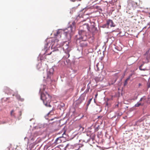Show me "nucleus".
I'll return each mask as SVG.
<instances>
[{
  "instance_id": "4468645a",
  "label": "nucleus",
  "mask_w": 150,
  "mask_h": 150,
  "mask_svg": "<svg viewBox=\"0 0 150 150\" xmlns=\"http://www.w3.org/2000/svg\"><path fill=\"white\" fill-rule=\"evenodd\" d=\"M6 123L7 122L5 120L1 121L0 122V124H4Z\"/></svg>"
},
{
  "instance_id": "423d86ee",
  "label": "nucleus",
  "mask_w": 150,
  "mask_h": 150,
  "mask_svg": "<svg viewBox=\"0 0 150 150\" xmlns=\"http://www.w3.org/2000/svg\"><path fill=\"white\" fill-rule=\"evenodd\" d=\"M84 100V96L83 95H81L79 99L76 101V104L77 105H79Z\"/></svg>"
},
{
  "instance_id": "2eb2a0df",
  "label": "nucleus",
  "mask_w": 150,
  "mask_h": 150,
  "mask_svg": "<svg viewBox=\"0 0 150 150\" xmlns=\"http://www.w3.org/2000/svg\"><path fill=\"white\" fill-rule=\"evenodd\" d=\"M54 114L53 112H52V111H50V112H49V113L48 114V115H53Z\"/></svg>"
},
{
  "instance_id": "aec40b11",
  "label": "nucleus",
  "mask_w": 150,
  "mask_h": 150,
  "mask_svg": "<svg viewBox=\"0 0 150 150\" xmlns=\"http://www.w3.org/2000/svg\"><path fill=\"white\" fill-rule=\"evenodd\" d=\"M143 99V98H142L140 99V100H139V101H142V100Z\"/></svg>"
},
{
  "instance_id": "f257e3e1",
  "label": "nucleus",
  "mask_w": 150,
  "mask_h": 150,
  "mask_svg": "<svg viewBox=\"0 0 150 150\" xmlns=\"http://www.w3.org/2000/svg\"><path fill=\"white\" fill-rule=\"evenodd\" d=\"M45 88H43V92L41 93V99L43 100L44 104L47 107H51L50 103L51 101V96L47 92H44V91L45 88V86H44Z\"/></svg>"
},
{
  "instance_id": "39448f33",
  "label": "nucleus",
  "mask_w": 150,
  "mask_h": 150,
  "mask_svg": "<svg viewBox=\"0 0 150 150\" xmlns=\"http://www.w3.org/2000/svg\"><path fill=\"white\" fill-rule=\"evenodd\" d=\"M107 28H108L109 25L110 27H115V25L113 23V21L110 19H108L107 21Z\"/></svg>"
},
{
  "instance_id": "412c9836",
  "label": "nucleus",
  "mask_w": 150,
  "mask_h": 150,
  "mask_svg": "<svg viewBox=\"0 0 150 150\" xmlns=\"http://www.w3.org/2000/svg\"><path fill=\"white\" fill-rule=\"evenodd\" d=\"M19 114H20V115H21V111H19Z\"/></svg>"
},
{
  "instance_id": "6ab92c4d",
  "label": "nucleus",
  "mask_w": 150,
  "mask_h": 150,
  "mask_svg": "<svg viewBox=\"0 0 150 150\" xmlns=\"http://www.w3.org/2000/svg\"><path fill=\"white\" fill-rule=\"evenodd\" d=\"M142 65H141L139 67V69L141 70H142V69H141V67H142Z\"/></svg>"
},
{
  "instance_id": "4be33fe9",
  "label": "nucleus",
  "mask_w": 150,
  "mask_h": 150,
  "mask_svg": "<svg viewBox=\"0 0 150 150\" xmlns=\"http://www.w3.org/2000/svg\"><path fill=\"white\" fill-rule=\"evenodd\" d=\"M148 25H149V28H150V22L148 23Z\"/></svg>"
},
{
  "instance_id": "f3484780",
  "label": "nucleus",
  "mask_w": 150,
  "mask_h": 150,
  "mask_svg": "<svg viewBox=\"0 0 150 150\" xmlns=\"http://www.w3.org/2000/svg\"><path fill=\"white\" fill-rule=\"evenodd\" d=\"M13 112L14 110H12L11 111V115H13Z\"/></svg>"
},
{
  "instance_id": "6e6552de",
  "label": "nucleus",
  "mask_w": 150,
  "mask_h": 150,
  "mask_svg": "<svg viewBox=\"0 0 150 150\" xmlns=\"http://www.w3.org/2000/svg\"><path fill=\"white\" fill-rule=\"evenodd\" d=\"M51 41L52 42V47H53V46H56L57 45L58 42L59 41V40L57 39H53L51 40Z\"/></svg>"
},
{
  "instance_id": "20e7f679",
  "label": "nucleus",
  "mask_w": 150,
  "mask_h": 150,
  "mask_svg": "<svg viewBox=\"0 0 150 150\" xmlns=\"http://www.w3.org/2000/svg\"><path fill=\"white\" fill-rule=\"evenodd\" d=\"M53 69H51L47 70V79L48 80L51 81V77L53 75Z\"/></svg>"
},
{
  "instance_id": "7ed1b4c3",
  "label": "nucleus",
  "mask_w": 150,
  "mask_h": 150,
  "mask_svg": "<svg viewBox=\"0 0 150 150\" xmlns=\"http://www.w3.org/2000/svg\"><path fill=\"white\" fill-rule=\"evenodd\" d=\"M85 31L83 30H79V35L77 36L78 39L80 40H82L80 41V44L81 46L85 47L87 46V42L83 40V38L85 35Z\"/></svg>"
},
{
  "instance_id": "9d476101",
  "label": "nucleus",
  "mask_w": 150,
  "mask_h": 150,
  "mask_svg": "<svg viewBox=\"0 0 150 150\" xmlns=\"http://www.w3.org/2000/svg\"><path fill=\"white\" fill-rule=\"evenodd\" d=\"M133 74H130L129 76L125 80L124 82V86H125L127 85V81H128L130 79L131 77L132 76Z\"/></svg>"
},
{
  "instance_id": "a878e982",
  "label": "nucleus",
  "mask_w": 150,
  "mask_h": 150,
  "mask_svg": "<svg viewBox=\"0 0 150 150\" xmlns=\"http://www.w3.org/2000/svg\"><path fill=\"white\" fill-rule=\"evenodd\" d=\"M97 95H98V94H96V95H95V96H96V97L97 96Z\"/></svg>"
},
{
  "instance_id": "cd10ccee",
  "label": "nucleus",
  "mask_w": 150,
  "mask_h": 150,
  "mask_svg": "<svg viewBox=\"0 0 150 150\" xmlns=\"http://www.w3.org/2000/svg\"><path fill=\"white\" fill-rule=\"evenodd\" d=\"M116 106H118V104H117V105H116Z\"/></svg>"
},
{
  "instance_id": "1a4fd4ad",
  "label": "nucleus",
  "mask_w": 150,
  "mask_h": 150,
  "mask_svg": "<svg viewBox=\"0 0 150 150\" xmlns=\"http://www.w3.org/2000/svg\"><path fill=\"white\" fill-rule=\"evenodd\" d=\"M13 96H15L17 99L20 101H23L24 100V99L22 98H21L20 95L18 94V93L15 94H13Z\"/></svg>"
},
{
  "instance_id": "5701e85b",
  "label": "nucleus",
  "mask_w": 150,
  "mask_h": 150,
  "mask_svg": "<svg viewBox=\"0 0 150 150\" xmlns=\"http://www.w3.org/2000/svg\"><path fill=\"white\" fill-rule=\"evenodd\" d=\"M69 56H70L69 54V53H68V57H68V58L69 57Z\"/></svg>"
},
{
  "instance_id": "b1692460",
  "label": "nucleus",
  "mask_w": 150,
  "mask_h": 150,
  "mask_svg": "<svg viewBox=\"0 0 150 150\" xmlns=\"http://www.w3.org/2000/svg\"><path fill=\"white\" fill-rule=\"evenodd\" d=\"M92 1H97V0H92Z\"/></svg>"
},
{
  "instance_id": "f8f14e48",
  "label": "nucleus",
  "mask_w": 150,
  "mask_h": 150,
  "mask_svg": "<svg viewBox=\"0 0 150 150\" xmlns=\"http://www.w3.org/2000/svg\"><path fill=\"white\" fill-rule=\"evenodd\" d=\"M61 138L60 137H58L55 140V143L56 144H58L60 143H61L62 142L61 140L60 139V138Z\"/></svg>"
},
{
  "instance_id": "0eeeda50",
  "label": "nucleus",
  "mask_w": 150,
  "mask_h": 150,
  "mask_svg": "<svg viewBox=\"0 0 150 150\" xmlns=\"http://www.w3.org/2000/svg\"><path fill=\"white\" fill-rule=\"evenodd\" d=\"M4 91L7 94H9L12 93L13 91L7 87H5L4 88Z\"/></svg>"
},
{
  "instance_id": "bb28decb",
  "label": "nucleus",
  "mask_w": 150,
  "mask_h": 150,
  "mask_svg": "<svg viewBox=\"0 0 150 150\" xmlns=\"http://www.w3.org/2000/svg\"><path fill=\"white\" fill-rule=\"evenodd\" d=\"M52 52H50V54H49V55H50V54H51Z\"/></svg>"
},
{
  "instance_id": "9b49d317",
  "label": "nucleus",
  "mask_w": 150,
  "mask_h": 150,
  "mask_svg": "<svg viewBox=\"0 0 150 150\" xmlns=\"http://www.w3.org/2000/svg\"><path fill=\"white\" fill-rule=\"evenodd\" d=\"M145 55L146 56L147 58H150V48L146 52Z\"/></svg>"
},
{
  "instance_id": "f03ea898",
  "label": "nucleus",
  "mask_w": 150,
  "mask_h": 150,
  "mask_svg": "<svg viewBox=\"0 0 150 150\" xmlns=\"http://www.w3.org/2000/svg\"><path fill=\"white\" fill-rule=\"evenodd\" d=\"M62 32H63V33L67 38L68 39H70L71 35L73 34L72 27L71 26H70L68 27L67 29L65 30L64 31H63L61 30H58L57 31L56 33L54 34V35L55 36H59L61 37V34L62 33Z\"/></svg>"
},
{
  "instance_id": "ddd939ff",
  "label": "nucleus",
  "mask_w": 150,
  "mask_h": 150,
  "mask_svg": "<svg viewBox=\"0 0 150 150\" xmlns=\"http://www.w3.org/2000/svg\"><path fill=\"white\" fill-rule=\"evenodd\" d=\"M144 105V103H139V102H138L137 104H136L134 106L135 107H139L140 106H142Z\"/></svg>"
},
{
  "instance_id": "393cba45",
  "label": "nucleus",
  "mask_w": 150,
  "mask_h": 150,
  "mask_svg": "<svg viewBox=\"0 0 150 150\" xmlns=\"http://www.w3.org/2000/svg\"><path fill=\"white\" fill-rule=\"evenodd\" d=\"M141 83H139V86H141Z\"/></svg>"
},
{
  "instance_id": "a211bd4d",
  "label": "nucleus",
  "mask_w": 150,
  "mask_h": 150,
  "mask_svg": "<svg viewBox=\"0 0 150 150\" xmlns=\"http://www.w3.org/2000/svg\"><path fill=\"white\" fill-rule=\"evenodd\" d=\"M103 27H104V28L106 27H107V23H106V24L104 25H103Z\"/></svg>"
},
{
  "instance_id": "dca6fc26",
  "label": "nucleus",
  "mask_w": 150,
  "mask_h": 150,
  "mask_svg": "<svg viewBox=\"0 0 150 150\" xmlns=\"http://www.w3.org/2000/svg\"><path fill=\"white\" fill-rule=\"evenodd\" d=\"M91 100H92V99H89V101H88V103L87 105V106H88L90 104V103L91 102Z\"/></svg>"
}]
</instances>
